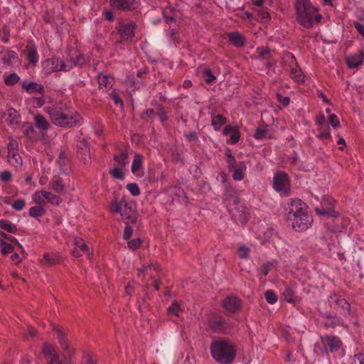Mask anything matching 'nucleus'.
Wrapping results in <instances>:
<instances>
[{
	"instance_id": "f257e3e1",
	"label": "nucleus",
	"mask_w": 364,
	"mask_h": 364,
	"mask_svg": "<svg viewBox=\"0 0 364 364\" xmlns=\"http://www.w3.org/2000/svg\"><path fill=\"white\" fill-rule=\"evenodd\" d=\"M44 109L50 121L57 127L72 128L82 123L80 114L73 107L62 102L46 106Z\"/></svg>"
},
{
	"instance_id": "f03ea898",
	"label": "nucleus",
	"mask_w": 364,
	"mask_h": 364,
	"mask_svg": "<svg viewBox=\"0 0 364 364\" xmlns=\"http://www.w3.org/2000/svg\"><path fill=\"white\" fill-rule=\"evenodd\" d=\"M286 210L287 220L296 231L306 230L311 226L313 217L308 206L301 199H291Z\"/></svg>"
},
{
	"instance_id": "7ed1b4c3",
	"label": "nucleus",
	"mask_w": 364,
	"mask_h": 364,
	"mask_svg": "<svg viewBox=\"0 0 364 364\" xmlns=\"http://www.w3.org/2000/svg\"><path fill=\"white\" fill-rule=\"evenodd\" d=\"M294 8L296 21L305 28H312L322 18L318 14V7L315 6L311 0H295Z\"/></svg>"
},
{
	"instance_id": "20e7f679",
	"label": "nucleus",
	"mask_w": 364,
	"mask_h": 364,
	"mask_svg": "<svg viewBox=\"0 0 364 364\" xmlns=\"http://www.w3.org/2000/svg\"><path fill=\"white\" fill-rule=\"evenodd\" d=\"M210 350L213 358L220 364H230L236 356L235 346L225 338L214 340Z\"/></svg>"
},
{
	"instance_id": "39448f33",
	"label": "nucleus",
	"mask_w": 364,
	"mask_h": 364,
	"mask_svg": "<svg viewBox=\"0 0 364 364\" xmlns=\"http://www.w3.org/2000/svg\"><path fill=\"white\" fill-rule=\"evenodd\" d=\"M109 210L112 213H120L126 225H134L136 222L137 213L134 203L114 200L109 205Z\"/></svg>"
},
{
	"instance_id": "423d86ee",
	"label": "nucleus",
	"mask_w": 364,
	"mask_h": 364,
	"mask_svg": "<svg viewBox=\"0 0 364 364\" xmlns=\"http://www.w3.org/2000/svg\"><path fill=\"white\" fill-rule=\"evenodd\" d=\"M273 188L282 196H289L290 183L288 175L284 172L276 173L273 177Z\"/></svg>"
},
{
	"instance_id": "0eeeda50",
	"label": "nucleus",
	"mask_w": 364,
	"mask_h": 364,
	"mask_svg": "<svg viewBox=\"0 0 364 364\" xmlns=\"http://www.w3.org/2000/svg\"><path fill=\"white\" fill-rule=\"evenodd\" d=\"M33 200L39 205H45L47 203L59 205L62 202L60 196L44 190L36 191L33 195Z\"/></svg>"
},
{
	"instance_id": "6e6552de",
	"label": "nucleus",
	"mask_w": 364,
	"mask_h": 364,
	"mask_svg": "<svg viewBox=\"0 0 364 364\" xmlns=\"http://www.w3.org/2000/svg\"><path fill=\"white\" fill-rule=\"evenodd\" d=\"M316 346L319 348L321 353L324 355L328 354V352L337 351L341 348V341L335 336H326L321 338V342Z\"/></svg>"
},
{
	"instance_id": "1a4fd4ad",
	"label": "nucleus",
	"mask_w": 364,
	"mask_h": 364,
	"mask_svg": "<svg viewBox=\"0 0 364 364\" xmlns=\"http://www.w3.org/2000/svg\"><path fill=\"white\" fill-rule=\"evenodd\" d=\"M43 70L46 73L50 74L57 71L68 72L72 68V65L66 64L58 58H50L42 63Z\"/></svg>"
},
{
	"instance_id": "9d476101",
	"label": "nucleus",
	"mask_w": 364,
	"mask_h": 364,
	"mask_svg": "<svg viewBox=\"0 0 364 364\" xmlns=\"http://www.w3.org/2000/svg\"><path fill=\"white\" fill-rule=\"evenodd\" d=\"M335 200L331 196H326L322 198L320 205L315 207L317 215L324 216L336 217L337 213L334 210Z\"/></svg>"
},
{
	"instance_id": "9b49d317",
	"label": "nucleus",
	"mask_w": 364,
	"mask_h": 364,
	"mask_svg": "<svg viewBox=\"0 0 364 364\" xmlns=\"http://www.w3.org/2000/svg\"><path fill=\"white\" fill-rule=\"evenodd\" d=\"M328 301L331 307L338 311L341 316L346 317L350 315V305L344 298L341 296L333 294L329 296Z\"/></svg>"
},
{
	"instance_id": "f8f14e48",
	"label": "nucleus",
	"mask_w": 364,
	"mask_h": 364,
	"mask_svg": "<svg viewBox=\"0 0 364 364\" xmlns=\"http://www.w3.org/2000/svg\"><path fill=\"white\" fill-rule=\"evenodd\" d=\"M109 5L113 9L121 11H132L139 5L138 0H109Z\"/></svg>"
},
{
	"instance_id": "ddd939ff",
	"label": "nucleus",
	"mask_w": 364,
	"mask_h": 364,
	"mask_svg": "<svg viewBox=\"0 0 364 364\" xmlns=\"http://www.w3.org/2000/svg\"><path fill=\"white\" fill-rule=\"evenodd\" d=\"M43 353L44 354L46 360V364H67L70 362H65L60 359L58 350L55 348L46 343L43 346Z\"/></svg>"
},
{
	"instance_id": "4468645a",
	"label": "nucleus",
	"mask_w": 364,
	"mask_h": 364,
	"mask_svg": "<svg viewBox=\"0 0 364 364\" xmlns=\"http://www.w3.org/2000/svg\"><path fill=\"white\" fill-rule=\"evenodd\" d=\"M136 24L134 22L127 23H120L117 28L118 33L120 36L121 41H132L134 36Z\"/></svg>"
},
{
	"instance_id": "2eb2a0df",
	"label": "nucleus",
	"mask_w": 364,
	"mask_h": 364,
	"mask_svg": "<svg viewBox=\"0 0 364 364\" xmlns=\"http://www.w3.org/2000/svg\"><path fill=\"white\" fill-rule=\"evenodd\" d=\"M208 327L213 333H221L225 328V318L217 314L210 315L208 319Z\"/></svg>"
},
{
	"instance_id": "dca6fc26",
	"label": "nucleus",
	"mask_w": 364,
	"mask_h": 364,
	"mask_svg": "<svg viewBox=\"0 0 364 364\" xmlns=\"http://www.w3.org/2000/svg\"><path fill=\"white\" fill-rule=\"evenodd\" d=\"M176 12V9L171 6L164 9L162 11L164 18H165L166 23L169 26L171 35L176 33L178 29L176 21L177 16Z\"/></svg>"
},
{
	"instance_id": "f3484780",
	"label": "nucleus",
	"mask_w": 364,
	"mask_h": 364,
	"mask_svg": "<svg viewBox=\"0 0 364 364\" xmlns=\"http://www.w3.org/2000/svg\"><path fill=\"white\" fill-rule=\"evenodd\" d=\"M22 53L26 55V60L29 64L36 66L39 60L37 51V47L33 41H28Z\"/></svg>"
},
{
	"instance_id": "a211bd4d",
	"label": "nucleus",
	"mask_w": 364,
	"mask_h": 364,
	"mask_svg": "<svg viewBox=\"0 0 364 364\" xmlns=\"http://www.w3.org/2000/svg\"><path fill=\"white\" fill-rule=\"evenodd\" d=\"M18 61V56L15 51L6 49L0 51V63L7 67L13 68Z\"/></svg>"
},
{
	"instance_id": "6ab92c4d",
	"label": "nucleus",
	"mask_w": 364,
	"mask_h": 364,
	"mask_svg": "<svg viewBox=\"0 0 364 364\" xmlns=\"http://www.w3.org/2000/svg\"><path fill=\"white\" fill-rule=\"evenodd\" d=\"M223 307L229 313L235 314L240 311L241 301L235 296L230 295L225 297L223 301Z\"/></svg>"
},
{
	"instance_id": "aec40b11",
	"label": "nucleus",
	"mask_w": 364,
	"mask_h": 364,
	"mask_svg": "<svg viewBox=\"0 0 364 364\" xmlns=\"http://www.w3.org/2000/svg\"><path fill=\"white\" fill-rule=\"evenodd\" d=\"M21 84V90L30 95L39 93L43 95L44 94L45 88L41 84H38L36 82H28L27 80H23Z\"/></svg>"
},
{
	"instance_id": "412c9836",
	"label": "nucleus",
	"mask_w": 364,
	"mask_h": 364,
	"mask_svg": "<svg viewBox=\"0 0 364 364\" xmlns=\"http://www.w3.org/2000/svg\"><path fill=\"white\" fill-rule=\"evenodd\" d=\"M364 59V49L360 48L358 53L346 57V63L350 68H355L363 64Z\"/></svg>"
},
{
	"instance_id": "4be33fe9",
	"label": "nucleus",
	"mask_w": 364,
	"mask_h": 364,
	"mask_svg": "<svg viewBox=\"0 0 364 364\" xmlns=\"http://www.w3.org/2000/svg\"><path fill=\"white\" fill-rule=\"evenodd\" d=\"M227 35L230 43L236 48L243 47L247 43L245 36L238 31L230 32Z\"/></svg>"
},
{
	"instance_id": "5701e85b",
	"label": "nucleus",
	"mask_w": 364,
	"mask_h": 364,
	"mask_svg": "<svg viewBox=\"0 0 364 364\" xmlns=\"http://www.w3.org/2000/svg\"><path fill=\"white\" fill-rule=\"evenodd\" d=\"M23 135L32 141L39 139V134L35 129L33 125L30 122H24L21 126Z\"/></svg>"
},
{
	"instance_id": "b1692460",
	"label": "nucleus",
	"mask_w": 364,
	"mask_h": 364,
	"mask_svg": "<svg viewBox=\"0 0 364 364\" xmlns=\"http://www.w3.org/2000/svg\"><path fill=\"white\" fill-rule=\"evenodd\" d=\"M75 248L73 250V255L75 257H80L83 254L90 255L89 247L82 239H75L74 241Z\"/></svg>"
},
{
	"instance_id": "393cba45",
	"label": "nucleus",
	"mask_w": 364,
	"mask_h": 364,
	"mask_svg": "<svg viewBox=\"0 0 364 364\" xmlns=\"http://www.w3.org/2000/svg\"><path fill=\"white\" fill-rule=\"evenodd\" d=\"M6 121L9 125H15L19 123L21 115L18 114L16 109L13 107L9 108L6 113Z\"/></svg>"
},
{
	"instance_id": "a878e982",
	"label": "nucleus",
	"mask_w": 364,
	"mask_h": 364,
	"mask_svg": "<svg viewBox=\"0 0 364 364\" xmlns=\"http://www.w3.org/2000/svg\"><path fill=\"white\" fill-rule=\"evenodd\" d=\"M321 317L323 318L330 320L329 322L325 323L326 326L335 327L336 326H343V321L341 318L338 316L336 314L324 312L321 314Z\"/></svg>"
},
{
	"instance_id": "bb28decb",
	"label": "nucleus",
	"mask_w": 364,
	"mask_h": 364,
	"mask_svg": "<svg viewBox=\"0 0 364 364\" xmlns=\"http://www.w3.org/2000/svg\"><path fill=\"white\" fill-rule=\"evenodd\" d=\"M49 187L55 193L60 194L63 193L65 186L60 176H55L50 182Z\"/></svg>"
},
{
	"instance_id": "cd10ccee",
	"label": "nucleus",
	"mask_w": 364,
	"mask_h": 364,
	"mask_svg": "<svg viewBox=\"0 0 364 364\" xmlns=\"http://www.w3.org/2000/svg\"><path fill=\"white\" fill-rule=\"evenodd\" d=\"M4 82L6 86H14L21 82L20 76L16 73H4L3 75Z\"/></svg>"
},
{
	"instance_id": "c85d7f7f",
	"label": "nucleus",
	"mask_w": 364,
	"mask_h": 364,
	"mask_svg": "<svg viewBox=\"0 0 364 364\" xmlns=\"http://www.w3.org/2000/svg\"><path fill=\"white\" fill-rule=\"evenodd\" d=\"M246 169L247 168L245 163L240 162L234 168H232V170H233L232 175V178L237 181H242L245 176Z\"/></svg>"
},
{
	"instance_id": "c756f323",
	"label": "nucleus",
	"mask_w": 364,
	"mask_h": 364,
	"mask_svg": "<svg viewBox=\"0 0 364 364\" xmlns=\"http://www.w3.org/2000/svg\"><path fill=\"white\" fill-rule=\"evenodd\" d=\"M7 159L9 164L15 168H19L23 164V161L18 151H16H16L8 153Z\"/></svg>"
},
{
	"instance_id": "7c9ffc66",
	"label": "nucleus",
	"mask_w": 364,
	"mask_h": 364,
	"mask_svg": "<svg viewBox=\"0 0 364 364\" xmlns=\"http://www.w3.org/2000/svg\"><path fill=\"white\" fill-rule=\"evenodd\" d=\"M54 331L55 332L56 337L58 339L61 348L65 350H68L69 348V345L65 332L58 327L54 328Z\"/></svg>"
},
{
	"instance_id": "2f4dec72",
	"label": "nucleus",
	"mask_w": 364,
	"mask_h": 364,
	"mask_svg": "<svg viewBox=\"0 0 364 364\" xmlns=\"http://www.w3.org/2000/svg\"><path fill=\"white\" fill-rule=\"evenodd\" d=\"M144 156L139 154H135L134 159L132 161V172L136 176H139V172L142 169Z\"/></svg>"
},
{
	"instance_id": "473e14b6",
	"label": "nucleus",
	"mask_w": 364,
	"mask_h": 364,
	"mask_svg": "<svg viewBox=\"0 0 364 364\" xmlns=\"http://www.w3.org/2000/svg\"><path fill=\"white\" fill-rule=\"evenodd\" d=\"M99 89L107 90L112 87V79L109 76L100 73L97 77Z\"/></svg>"
},
{
	"instance_id": "72a5a7b5",
	"label": "nucleus",
	"mask_w": 364,
	"mask_h": 364,
	"mask_svg": "<svg viewBox=\"0 0 364 364\" xmlns=\"http://www.w3.org/2000/svg\"><path fill=\"white\" fill-rule=\"evenodd\" d=\"M128 151L124 149L119 154H115L114 156V161L117 164V166L124 168L127 164L128 161Z\"/></svg>"
},
{
	"instance_id": "f704fd0d",
	"label": "nucleus",
	"mask_w": 364,
	"mask_h": 364,
	"mask_svg": "<svg viewBox=\"0 0 364 364\" xmlns=\"http://www.w3.org/2000/svg\"><path fill=\"white\" fill-rule=\"evenodd\" d=\"M34 122L36 127L43 131H47L50 127V124L41 114H36L34 117Z\"/></svg>"
},
{
	"instance_id": "c9c22d12",
	"label": "nucleus",
	"mask_w": 364,
	"mask_h": 364,
	"mask_svg": "<svg viewBox=\"0 0 364 364\" xmlns=\"http://www.w3.org/2000/svg\"><path fill=\"white\" fill-rule=\"evenodd\" d=\"M0 228L4 231L13 234H16L18 231L16 225L5 219L0 220Z\"/></svg>"
},
{
	"instance_id": "e433bc0d",
	"label": "nucleus",
	"mask_w": 364,
	"mask_h": 364,
	"mask_svg": "<svg viewBox=\"0 0 364 364\" xmlns=\"http://www.w3.org/2000/svg\"><path fill=\"white\" fill-rule=\"evenodd\" d=\"M226 118L222 114H212L211 125L215 130H219L226 123Z\"/></svg>"
},
{
	"instance_id": "4c0bfd02",
	"label": "nucleus",
	"mask_w": 364,
	"mask_h": 364,
	"mask_svg": "<svg viewBox=\"0 0 364 364\" xmlns=\"http://www.w3.org/2000/svg\"><path fill=\"white\" fill-rule=\"evenodd\" d=\"M182 311L181 305L176 300H173L171 304L167 308L168 314L175 316L176 317H179L181 316Z\"/></svg>"
},
{
	"instance_id": "58836bf2",
	"label": "nucleus",
	"mask_w": 364,
	"mask_h": 364,
	"mask_svg": "<svg viewBox=\"0 0 364 364\" xmlns=\"http://www.w3.org/2000/svg\"><path fill=\"white\" fill-rule=\"evenodd\" d=\"M41 262L46 265H55L59 262V257L54 254L46 253L43 255Z\"/></svg>"
},
{
	"instance_id": "ea45409f",
	"label": "nucleus",
	"mask_w": 364,
	"mask_h": 364,
	"mask_svg": "<svg viewBox=\"0 0 364 364\" xmlns=\"http://www.w3.org/2000/svg\"><path fill=\"white\" fill-rule=\"evenodd\" d=\"M289 68L291 71V75L293 79L298 82L303 80L302 72L298 64H296L295 65H292Z\"/></svg>"
},
{
	"instance_id": "a19ab883",
	"label": "nucleus",
	"mask_w": 364,
	"mask_h": 364,
	"mask_svg": "<svg viewBox=\"0 0 364 364\" xmlns=\"http://www.w3.org/2000/svg\"><path fill=\"white\" fill-rule=\"evenodd\" d=\"M57 164H58L61 170H63L65 168L68 166L69 164V157L65 151H61L59 154L58 159L57 160Z\"/></svg>"
},
{
	"instance_id": "79ce46f5",
	"label": "nucleus",
	"mask_w": 364,
	"mask_h": 364,
	"mask_svg": "<svg viewBox=\"0 0 364 364\" xmlns=\"http://www.w3.org/2000/svg\"><path fill=\"white\" fill-rule=\"evenodd\" d=\"M46 213L42 205L33 206L29 209V215L34 218H38L43 215Z\"/></svg>"
},
{
	"instance_id": "37998d69",
	"label": "nucleus",
	"mask_w": 364,
	"mask_h": 364,
	"mask_svg": "<svg viewBox=\"0 0 364 364\" xmlns=\"http://www.w3.org/2000/svg\"><path fill=\"white\" fill-rule=\"evenodd\" d=\"M10 38V28L8 26L4 25L2 28L0 30V39L4 43L9 42Z\"/></svg>"
},
{
	"instance_id": "c03bdc74",
	"label": "nucleus",
	"mask_w": 364,
	"mask_h": 364,
	"mask_svg": "<svg viewBox=\"0 0 364 364\" xmlns=\"http://www.w3.org/2000/svg\"><path fill=\"white\" fill-rule=\"evenodd\" d=\"M224 200L229 202L232 201L233 204L238 203V198L234 191L226 190L224 194Z\"/></svg>"
},
{
	"instance_id": "a18cd8bd",
	"label": "nucleus",
	"mask_w": 364,
	"mask_h": 364,
	"mask_svg": "<svg viewBox=\"0 0 364 364\" xmlns=\"http://www.w3.org/2000/svg\"><path fill=\"white\" fill-rule=\"evenodd\" d=\"M267 302L269 304H274L277 301V296L273 290H267L264 294Z\"/></svg>"
},
{
	"instance_id": "49530a36",
	"label": "nucleus",
	"mask_w": 364,
	"mask_h": 364,
	"mask_svg": "<svg viewBox=\"0 0 364 364\" xmlns=\"http://www.w3.org/2000/svg\"><path fill=\"white\" fill-rule=\"evenodd\" d=\"M123 168H124L117 166L116 168L109 171V174L117 179L122 180L124 178V174L122 171Z\"/></svg>"
},
{
	"instance_id": "de8ad7c7",
	"label": "nucleus",
	"mask_w": 364,
	"mask_h": 364,
	"mask_svg": "<svg viewBox=\"0 0 364 364\" xmlns=\"http://www.w3.org/2000/svg\"><path fill=\"white\" fill-rule=\"evenodd\" d=\"M202 77L207 83H210L215 80V77L210 69H205L203 71Z\"/></svg>"
},
{
	"instance_id": "09e8293b",
	"label": "nucleus",
	"mask_w": 364,
	"mask_h": 364,
	"mask_svg": "<svg viewBox=\"0 0 364 364\" xmlns=\"http://www.w3.org/2000/svg\"><path fill=\"white\" fill-rule=\"evenodd\" d=\"M127 190L134 196H137L140 194V188L136 183H128L127 185Z\"/></svg>"
},
{
	"instance_id": "8fccbe9b",
	"label": "nucleus",
	"mask_w": 364,
	"mask_h": 364,
	"mask_svg": "<svg viewBox=\"0 0 364 364\" xmlns=\"http://www.w3.org/2000/svg\"><path fill=\"white\" fill-rule=\"evenodd\" d=\"M284 61L285 63L288 64V66L290 68L291 65H295L297 64L296 60L294 55L291 53H287L284 55L283 57Z\"/></svg>"
},
{
	"instance_id": "3c124183",
	"label": "nucleus",
	"mask_w": 364,
	"mask_h": 364,
	"mask_svg": "<svg viewBox=\"0 0 364 364\" xmlns=\"http://www.w3.org/2000/svg\"><path fill=\"white\" fill-rule=\"evenodd\" d=\"M225 155L227 157L229 170H232V168H234L237 165L236 164V160L230 151H227Z\"/></svg>"
},
{
	"instance_id": "603ef678",
	"label": "nucleus",
	"mask_w": 364,
	"mask_h": 364,
	"mask_svg": "<svg viewBox=\"0 0 364 364\" xmlns=\"http://www.w3.org/2000/svg\"><path fill=\"white\" fill-rule=\"evenodd\" d=\"M26 206V200L23 198L17 199L11 203V207L16 210H21Z\"/></svg>"
},
{
	"instance_id": "864d4df0",
	"label": "nucleus",
	"mask_w": 364,
	"mask_h": 364,
	"mask_svg": "<svg viewBox=\"0 0 364 364\" xmlns=\"http://www.w3.org/2000/svg\"><path fill=\"white\" fill-rule=\"evenodd\" d=\"M321 133L317 135V136L320 139H328L331 137L330 128L328 126H326V127L320 128Z\"/></svg>"
},
{
	"instance_id": "5fc2aeb1",
	"label": "nucleus",
	"mask_w": 364,
	"mask_h": 364,
	"mask_svg": "<svg viewBox=\"0 0 364 364\" xmlns=\"http://www.w3.org/2000/svg\"><path fill=\"white\" fill-rule=\"evenodd\" d=\"M237 254L240 258L246 259L250 254V249L246 245L239 247Z\"/></svg>"
},
{
	"instance_id": "6e6d98bb",
	"label": "nucleus",
	"mask_w": 364,
	"mask_h": 364,
	"mask_svg": "<svg viewBox=\"0 0 364 364\" xmlns=\"http://www.w3.org/2000/svg\"><path fill=\"white\" fill-rule=\"evenodd\" d=\"M157 113L153 109H147L141 114V118L144 120H149L153 119Z\"/></svg>"
},
{
	"instance_id": "4d7b16f0",
	"label": "nucleus",
	"mask_w": 364,
	"mask_h": 364,
	"mask_svg": "<svg viewBox=\"0 0 364 364\" xmlns=\"http://www.w3.org/2000/svg\"><path fill=\"white\" fill-rule=\"evenodd\" d=\"M7 150L8 153L10 152H16V151H18V144L16 140L11 138L9 139V142L7 144Z\"/></svg>"
},
{
	"instance_id": "13d9d810",
	"label": "nucleus",
	"mask_w": 364,
	"mask_h": 364,
	"mask_svg": "<svg viewBox=\"0 0 364 364\" xmlns=\"http://www.w3.org/2000/svg\"><path fill=\"white\" fill-rule=\"evenodd\" d=\"M267 129L257 127L255 129V133L254 136L256 139L259 140V139H262L265 138L267 136Z\"/></svg>"
},
{
	"instance_id": "bf43d9fd",
	"label": "nucleus",
	"mask_w": 364,
	"mask_h": 364,
	"mask_svg": "<svg viewBox=\"0 0 364 364\" xmlns=\"http://www.w3.org/2000/svg\"><path fill=\"white\" fill-rule=\"evenodd\" d=\"M31 104L33 107H41L46 102L44 97H33L31 99Z\"/></svg>"
},
{
	"instance_id": "052dcab7",
	"label": "nucleus",
	"mask_w": 364,
	"mask_h": 364,
	"mask_svg": "<svg viewBox=\"0 0 364 364\" xmlns=\"http://www.w3.org/2000/svg\"><path fill=\"white\" fill-rule=\"evenodd\" d=\"M74 65H82L86 63L85 56L79 54L75 58L72 59Z\"/></svg>"
},
{
	"instance_id": "680f3d73",
	"label": "nucleus",
	"mask_w": 364,
	"mask_h": 364,
	"mask_svg": "<svg viewBox=\"0 0 364 364\" xmlns=\"http://www.w3.org/2000/svg\"><path fill=\"white\" fill-rule=\"evenodd\" d=\"M127 245L129 248L132 249V250H135L141 246V242L139 238H136L129 241Z\"/></svg>"
},
{
	"instance_id": "e2e57ef3",
	"label": "nucleus",
	"mask_w": 364,
	"mask_h": 364,
	"mask_svg": "<svg viewBox=\"0 0 364 364\" xmlns=\"http://www.w3.org/2000/svg\"><path fill=\"white\" fill-rule=\"evenodd\" d=\"M12 178V173L9 171L0 172V180L3 182H9Z\"/></svg>"
},
{
	"instance_id": "0e129e2a",
	"label": "nucleus",
	"mask_w": 364,
	"mask_h": 364,
	"mask_svg": "<svg viewBox=\"0 0 364 364\" xmlns=\"http://www.w3.org/2000/svg\"><path fill=\"white\" fill-rule=\"evenodd\" d=\"M351 364H364V354L361 353L355 354L352 358Z\"/></svg>"
},
{
	"instance_id": "69168bd1",
	"label": "nucleus",
	"mask_w": 364,
	"mask_h": 364,
	"mask_svg": "<svg viewBox=\"0 0 364 364\" xmlns=\"http://www.w3.org/2000/svg\"><path fill=\"white\" fill-rule=\"evenodd\" d=\"M328 120L331 126L334 128H338L341 125L338 117L335 114H331Z\"/></svg>"
},
{
	"instance_id": "338daca9",
	"label": "nucleus",
	"mask_w": 364,
	"mask_h": 364,
	"mask_svg": "<svg viewBox=\"0 0 364 364\" xmlns=\"http://www.w3.org/2000/svg\"><path fill=\"white\" fill-rule=\"evenodd\" d=\"M132 225H126L123 232V238L125 240H128L131 236L132 235L133 229L131 226Z\"/></svg>"
},
{
	"instance_id": "774afa93",
	"label": "nucleus",
	"mask_w": 364,
	"mask_h": 364,
	"mask_svg": "<svg viewBox=\"0 0 364 364\" xmlns=\"http://www.w3.org/2000/svg\"><path fill=\"white\" fill-rule=\"evenodd\" d=\"M229 136L230 137V141L232 144L237 143L240 137V132L236 128L231 132V134Z\"/></svg>"
}]
</instances>
